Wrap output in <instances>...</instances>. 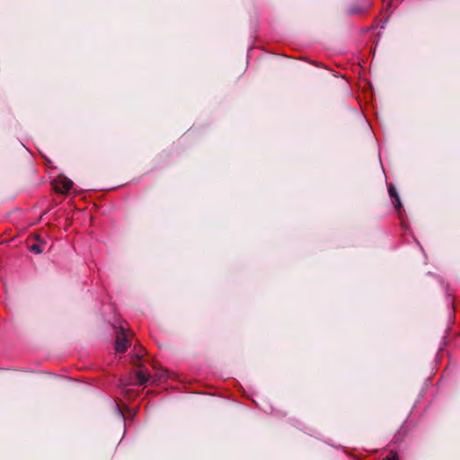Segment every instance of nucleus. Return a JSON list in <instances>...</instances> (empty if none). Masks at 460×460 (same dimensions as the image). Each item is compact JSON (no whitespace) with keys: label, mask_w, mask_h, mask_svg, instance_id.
Instances as JSON below:
<instances>
[{"label":"nucleus","mask_w":460,"mask_h":460,"mask_svg":"<svg viewBox=\"0 0 460 460\" xmlns=\"http://www.w3.org/2000/svg\"><path fill=\"white\" fill-rule=\"evenodd\" d=\"M116 410H117L119 415L123 418V413L118 405H116Z\"/></svg>","instance_id":"obj_9"},{"label":"nucleus","mask_w":460,"mask_h":460,"mask_svg":"<svg viewBox=\"0 0 460 460\" xmlns=\"http://www.w3.org/2000/svg\"><path fill=\"white\" fill-rule=\"evenodd\" d=\"M383 460H398V457L396 455H393L384 458Z\"/></svg>","instance_id":"obj_7"},{"label":"nucleus","mask_w":460,"mask_h":460,"mask_svg":"<svg viewBox=\"0 0 460 460\" xmlns=\"http://www.w3.org/2000/svg\"><path fill=\"white\" fill-rule=\"evenodd\" d=\"M129 346V341L123 327L120 328L119 332L117 333V340L115 343V349L117 352H124Z\"/></svg>","instance_id":"obj_1"},{"label":"nucleus","mask_w":460,"mask_h":460,"mask_svg":"<svg viewBox=\"0 0 460 460\" xmlns=\"http://www.w3.org/2000/svg\"><path fill=\"white\" fill-rule=\"evenodd\" d=\"M30 250H31L32 252L37 253V254H39V253H41V252H42V250H41V248H40V244H37V243H34V244L31 245Z\"/></svg>","instance_id":"obj_6"},{"label":"nucleus","mask_w":460,"mask_h":460,"mask_svg":"<svg viewBox=\"0 0 460 460\" xmlns=\"http://www.w3.org/2000/svg\"><path fill=\"white\" fill-rule=\"evenodd\" d=\"M388 191L394 208L398 210L402 207V203L395 188L392 184L389 185Z\"/></svg>","instance_id":"obj_3"},{"label":"nucleus","mask_w":460,"mask_h":460,"mask_svg":"<svg viewBox=\"0 0 460 460\" xmlns=\"http://www.w3.org/2000/svg\"><path fill=\"white\" fill-rule=\"evenodd\" d=\"M73 187V181L66 177H60L56 181V190L59 192H68Z\"/></svg>","instance_id":"obj_2"},{"label":"nucleus","mask_w":460,"mask_h":460,"mask_svg":"<svg viewBox=\"0 0 460 460\" xmlns=\"http://www.w3.org/2000/svg\"><path fill=\"white\" fill-rule=\"evenodd\" d=\"M137 383L139 385L146 384L150 379V374L147 371L139 370L136 373Z\"/></svg>","instance_id":"obj_4"},{"label":"nucleus","mask_w":460,"mask_h":460,"mask_svg":"<svg viewBox=\"0 0 460 460\" xmlns=\"http://www.w3.org/2000/svg\"><path fill=\"white\" fill-rule=\"evenodd\" d=\"M369 6H370V4H369V3H367V4H366V8H367V7H369Z\"/></svg>","instance_id":"obj_10"},{"label":"nucleus","mask_w":460,"mask_h":460,"mask_svg":"<svg viewBox=\"0 0 460 460\" xmlns=\"http://www.w3.org/2000/svg\"><path fill=\"white\" fill-rule=\"evenodd\" d=\"M362 11H363V10H361V9H351V10H350V13H360V12H362Z\"/></svg>","instance_id":"obj_8"},{"label":"nucleus","mask_w":460,"mask_h":460,"mask_svg":"<svg viewBox=\"0 0 460 460\" xmlns=\"http://www.w3.org/2000/svg\"><path fill=\"white\" fill-rule=\"evenodd\" d=\"M141 358H142V354L140 351H137L136 353V355L134 356V358H132V363L135 365V366H140V363H141Z\"/></svg>","instance_id":"obj_5"}]
</instances>
